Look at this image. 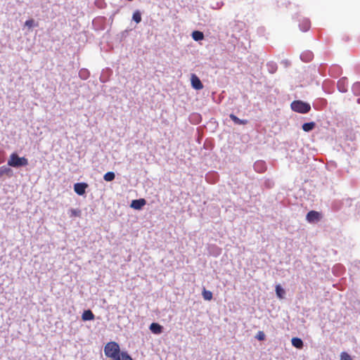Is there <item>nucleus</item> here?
I'll use <instances>...</instances> for the list:
<instances>
[{"label": "nucleus", "instance_id": "f257e3e1", "mask_svg": "<svg viewBox=\"0 0 360 360\" xmlns=\"http://www.w3.org/2000/svg\"><path fill=\"white\" fill-rule=\"evenodd\" d=\"M120 352V345L116 342H109L104 347L105 355L111 360H115Z\"/></svg>", "mask_w": 360, "mask_h": 360}, {"label": "nucleus", "instance_id": "f03ea898", "mask_svg": "<svg viewBox=\"0 0 360 360\" xmlns=\"http://www.w3.org/2000/svg\"><path fill=\"white\" fill-rule=\"evenodd\" d=\"M28 165V160L25 157H19L16 153L11 154L8 160V165L13 167H25Z\"/></svg>", "mask_w": 360, "mask_h": 360}, {"label": "nucleus", "instance_id": "7ed1b4c3", "mask_svg": "<svg viewBox=\"0 0 360 360\" xmlns=\"http://www.w3.org/2000/svg\"><path fill=\"white\" fill-rule=\"evenodd\" d=\"M290 106L293 111L302 114L307 113L311 110L310 105L302 101H294Z\"/></svg>", "mask_w": 360, "mask_h": 360}, {"label": "nucleus", "instance_id": "20e7f679", "mask_svg": "<svg viewBox=\"0 0 360 360\" xmlns=\"http://www.w3.org/2000/svg\"><path fill=\"white\" fill-rule=\"evenodd\" d=\"M306 219L309 223L316 222L321 219V214L319 212L311 210L307 213Z\"/></svg>", "mask_w": 360, "mask_h": 360}, {"label": "nucleus", "instance_id": "39448f33", "mask_svg": "<svg viewBox=\"0 0 360 360\" xmlns=\"http://www.w3.org/2000/svg\"><path fill=\"white\" fill-rule=\"evenodd\" d=\"M191 86L196 90H201L203 89V84L200 79L195 74L191 75Z\"/></svg>", "mask_w": 360, "mask_h": 360}, {"label": "nucleus", "instance_id": "423d86ee", "mask_svg": "<svg viewBox=\"0 0 360 360\" xmlns=\"http://www.w3.org/2000/svg\"><path fill=\"white\" fill-rule=\"evenodd\" d=\"M88 184L86 183H77L74 185V190L77 194L82 195L85 193Z\"/></svg>", "mask_w": 360, "mask_h": 360}, {"label": "nucleus", "instance_id": "0eeeda50", "mask_svg": "<svg viewBox=\"0 0 360 360\" xmlns=\"http://www.w3.org/2000/svg\"><path fill=\"white\" fill-rule=\"evenodd\" d=\"M338 89L342 93H345L347 91L348 82L346 77H342L338 80Z\"/></svg>", "mask_w": 360, "mask_h": 360}, {"label": "nucleus", "instance_id": "6e6552de", "mask_svg": "<svg viewBox=\"0 0 360 360\" xmlns=\"http://www.w3.org/2000/svg\"><path fill=\"white\" fill-rule=\"evenodd\" d=\"M146 200L143 198H141L139 200H134L131 203V207L134 210H140L142 208L143 205H146Z\"/></svg>", "mask_w": 360, "mask_h": 360}, {"label": "nucleus", "instance_id": "1a4fd4ad", "mask_svg": "<svg viewBox=\"0 0 360 360\" xmlns=\"http://www.w3.org/2000/svg\"><path fill=\"white\" fill-rule=\"evenodd\" d=\"M94 314L89 309L84 311L82 315L83 321H91L94 319Z\"/></svg>", "mask_w": 360, "mask_h": 360}, {"label": "nucleus", "instance_id": "9d476101", "mask_svg": "<svg viewBox=\"0 0 360 360\" xmlns=\"http://www.w3.org/2000/svg\"><path fill=\"white\" fill-rule=\"evenodd\" d=\"M311 26L310 21L308 19H303L300 24V27L302 31L306 32L309 30Z\"/></svg>", "mask_w": 360, "mask_h": 360}, {"label": "nucleus", "instance_id": "9b49d317", "mask_svg": "<svg viewBox=\"0 0 360 360\" xmlns=\"http://www.w3.org/2000/svg\"><path fill=\"white\" fill-rule=\"evenodd\" d=\"M291 342L292 345L297 349H302L303 347V342L299 338H292Z\"/></svg>", "mask_w": 360, "mask_h": 360}, {"label": "nucleus", "instance_id": "f8f14e48", "mask_svg": "<svg viewBox=\"0 0 360 360\" xmlns=\"http://www.w3.org/2000/svg\"><path fill=\"white\" fill-rule=\"evenodd\" d=\"M231 120L236 124H246L248 123L247 120H240L233 114L229 115Z\"/></svg>", "mask_w": 360, "mask_h": 360}, {"label": "nucleus", "instance_id": "ddd939ff", "mask_svg": "<svg viewBox=\"0 0 360 360\" xmlns=\"http://www.w3.org/2000/svg\"><path fill=\"white\" fill-rule=\"evenodd\" d=\"M316 124L314 122H307L302 124V129L306 131H310L314 129Z\"/></svg>", "mask_w": 360, "mask_h": 360}, {"label": "nucleus", "instance_id": "4468645a", "mask_svg": "<svg viewBox=\"0 0 360 360\" xmlns=\"http://www.w3.org/2000/svg\"><path fill=\"white\" fill-rule=\"evenodd\" d=\"M276 293L279 299H283L285 294V291L284 289L282 288V287L280 285H277L276 286Z\"/></svg>", "mask_w": 360, "mask_h": 360}, {"label": "nucleus", "instance_id": "2eb2a0df", "mask_svg": "<svg viewBox=\"0 0 360 360\" xmlns=\"http://www.w3.org/2000/svg\"><path fill=\"white\" fill-rule=\"evenodd\" d=\"M115 360H133L127 352H121Z\"/></svg>", "mask_w": 360, "mask_h": 360}, {"label": "nucleus", "instance_id": "dca6fc26", "mask_svg": "<svg viewBox=\"0 0 360 360\" xmlns=\"http://www.w3.org/2000/svg\"><path fill=\"white\" fill-rule=\"evenodd\" d=\"M11 169L7 166H1L0 167V177L4 175H11Z\"/></svg>", "mask_w": 360, "mask_h": 360}, {"label": "nucleus", "instance_id": "f3484780", "mask_svg": "<svg viewBox=\"0 0 360 360\" xmlns=\"http://www.w3.org/2000/svg\"><path fill=\"white\" fill-rule=\"evenodd\" d=\"M192 37L195 41H200L203 39L204 34L200 31H193L192 33Z\"/></svg>", "mask_w": 360, "mask_h": 360}, {"label": "nucleus", "instance_id": "a211bd4d", "mask_svg": "<svg viewBox=\"0 0 360 360\" xmlns=\"http://www.w3.org/2000/svg\"><path fill=\"white\" fill-rule=\"evenodd\" d=\"M68 214L71 218L79 217L81 216V210L79 209H70Z\"/></svg>", "mask_w": 360, "mask_h": 360}, {"label": "nucleus", "instance_id": "6ab92c4d", "mask_svg": "<svg viewBox=\"0 0 360 360\" xmlns=\"http://www.w3.org/2000/svg\"><path fill=\"white\" fill-rule=\"evenodd\" d=\"M202 295L205 300L210 301L212 299V292L210 290H207L205 288L203 289Z\"/></svg>", "mask_w": 360, "mask_h": 360}, {"label": "nucleus", "instance_id": "aec40b11", "mask_svg": "<svg viewBox=\"0 0 360 360\" xmlns=\"http://www.w3.org/2000/svg\"><path fill=\"white\" fill-rule=\"evenodd\" d=\"M115 173L112 172H108L105 173L103 176V179L106 181H112L115 179Z\"/></svg>", "mask_w": 360, "mask_h": 360}, {"label": "nucleus", "instance_id": "412c9836", "mask_svg": "<svg viewBox=\"0 0 360 360\" xmlns=\"http://www.w3.org/2000/svg\"><path fill=\"white\" fill-rule=\"evenodd\" d=\"M352 91L355 95H360V82H357L353 84Z\"/></svg>", "mask_w": 360, "mask_h": 360}, {"label": "nucleus", "instance_id": "4be33fe9", "mask_svg": "<svg viewBox=\"0 0 360 360\" xmlns=\"http://www.w3.org/2000/svg\"><path fill=\"white\" fill-rule=\"evenodd\" d=\"M133 20H134L136 23H139L141 21V15L139 11H136L133 13L132 16Z\"/></svg>", "mask_w": 360, "mask_h": 360}, {"label": "nucleus", "instance_id": "5701e85b", "mask_svg": "<svg viewBox=\"0 0 360 360\" xmlns=\"http://www.w3.org/2000/svg\"><path fill=\"white\" fill-rule=\"evenodd\" d=\"M79 75L82 79H86L89 77V72L87 70L83 69L79 71Z\"/></svg>", "mask_w": 360, "mask_h": 360}, {"label": "nucleus", "instance_id": "b1692460", "mask_svg": "<svg viewBox=\"0 0 360 360\" xmlns=\"http://www.w3.org/2000/svg\"><path fill=\"white\" fill-rule=\"evenodd\" d=\"M340 360H352V359L347 352H342L340 354Z\"/></svg>", "mask_w": 360, "mask_h": 360}, {"label": "nucleus", "instance_id": "393cba45", "mask_svg": "<svg viewBox=\"0 0 360 360\" xmlns=\"http://www.w3.org/2000/svg\"><path fill=\"white\" fill-rule=\"evenodd\" d=\"M150 329L153 333L158 334V323H153L150 326Z\"/></svg>", "mask_w": 360, "mask_h": 360}, {"label": "nucleus", "instance_id": "a878e982", "mask_svg": "<svg viewBox=\"0 0 360 360\" xmlns=\"http://www.w3.org/2000/svg\"><path fill=\"white\" fill-rule=\"evenodd\" d=\"M256 338L259 340H264L265 339V334L263 331H259L257 333Z\"/></svg>", "mask_w": 360, "mask_h": 360}, {"label": "nucleus", "instance_id": "bb28decb", "mask_svg": "<svg viewBox=\"0 0 360 360\" xmlns=\"http://www.w3.org/2000/svg\"><path fill=\"white\" fill-rule=\"evenodd\" d=\"M34 21L33 19L27 20L25 22V25L28 27L29 28H31L34 26Z\"/></svg>", "mask_w": 360, "mask_h": 360}, {"label": "nucleus", "instance_id": "cd10ccee", "mask_svg": "<svg viewBox=\"0 0 360 360\" xmlns=\"http://www.w3.org/2000/svg\"><path fill=\"white\" fill-rule=\"evenodd\" d=\"M262 165H263V162H256L255 165V167L257 169L258 167L262 166Z\"/></svg>", "mask_w": 360, "mask_h": 360}, {"label": "nucleus", "instance_id": "c85d7f7f", "mask_svg": "<svg viewBox=\"0 0 360 360\" xmlns=\"http://www.w3.org/2000/svg\"><path fill=\"white\" fill-rule=\"evenodd\" d=\"M307 58L308 59V60H311V58H312V53H309L307 54Z\"/></svg>", "mask_w": 360, "mask_h": 360}, {"label": "nucleus", "instance_id": "c756f323", "mask_svg": "<svg viewBox=\"0 0 360 360\" xmlns=\"http://www.w3.org/2000/svg\"><path fill=\"white\" fill-rule=\"evenodd\" d=\"M158 328H159V333H160L162 332V326L159 325Z\"/></svg>", "mask_w": 360, "mask_h": 360}, {"label": "nucleus", "instance_id": "7c9ffc66", "mask_svg": "<svg viewBox=\"0 0 360 360\" xmlns=\"http://www.w3.org/2000/svg\"><path fill=\"white\" fill-rule=\"evenodd\" d=\"M304 54H302L301 58H302V60H304Z\"/></svg>", "mask_w": 360, "mask_h": 360}]
</instances>
